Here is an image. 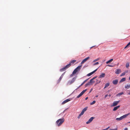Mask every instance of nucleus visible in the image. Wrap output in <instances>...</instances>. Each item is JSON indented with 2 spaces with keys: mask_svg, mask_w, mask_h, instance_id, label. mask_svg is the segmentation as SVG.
I'll return each instance as SVG.
<instances>
[{
  "mask_svg": "<svg viewBox=\"0 0 130 130\" xmlns=\"http://www.w3.org/2000/svg\"><path fill=\"white\" fill-rule=\"evenodd\" d=\"M64 121V119L63 118L60 119L56 121V123L58 126H59Z\"/></svg>",
  "mask_w": 130,
  "mask_h": 130,
  "instance_id": "f257e3e1",
  "label": "nucleus"
},
{
  "mask_svg": "<svg viewBox=\"0 0 130 130\" xmlns=\"http://www.w3.org/2000/svg\"><path fill=\"white\" fill-rule=\"evenodd\" d=\"M82 66V65H80L77 67L73 71V74H75L78 71H79L81 68Z\"/></svg>",
  "mask_w": 130,
  "mask_h": 130,
  "instance_id": "f03ea898",
  "label": "nucleus"
},
{
  "mask_svg": "<svg viewBox=\"0 0 130 130\" xmlns=\"http://www.w3.org/2000/svg\"><path fill=\"white\" fill-rule=\"evenodd\" d=\"M71 63H69L67 65L64 67H63L60 70V72H62L64 71L69 68L71 66Z\"/></svg>",
  "mask_w": 130,
  "mask_h": 130,
  "instance_id": "7ed1b4c3",
  "label": "nucleus"
},
{
  "mask_svg": "<svg viewBox=\"0 0 130 130\" xmlns=\"http://www.w3.org/2000/svg\"><path fill=\"white\" fill-rule=\"evenodd\" d=\"M87 89L83 90L77 96V98H78L81 96L84 93L87 91Z\"/></svg>",
  "mask_w": 130,
  "mask_h": 130,
  "instance_id": "20e7f679",
  "label": "nucleus"
},
{
  "mask_svg": "<svg viewBox=\"0 0 130 130\" xmlns=\"http://www.w3.org/2000/svg\"><path fill=\"white\" fill-rule=\"evenodd\" d=\"M76 79V78L74 77L72 79L71 81H68V85H70L73 83L75 81Z\"/></svg>",
  "mask_w": 130,
  "mask_h": 130,
  "instance_id": "39448f33",
  "label": "nucleus"
},
{
  "mask_svg": "<svg viewBox=\"0 0 130 130\" xmlns=\"http://www.w3.org/2000/svg\"><path fill=\"white\" fill-rule=\"evenodd\" d=\"M95 118L94 117H91L89 120L86 122L87 124H88L91 123L93 120Z\"/></svg>",
  "mask_w": 130,
  "mask_h": 130,
  "instance_id": "423d86ee",
  "label": "nucleus"
},
{
  "mask_svg": "<svg viewBox=\"0 0 130 130\" xmlns=\"http://www.w3.org/2000/svg\"><path fill=\"white\" fill-rule=\"evenodd\" d=\"M90 58V57H88L86 58L85 59L83 60L81 62V64H82L84 63L85 62L87 61Z\"/></svg>",
  "mask_w": 130,
  "mask_h": 130,
  "instance_id": "0eeeda50",
  "label": "nucleus"
},
{
  "mask_svg": "<svg viewBox=\"0 0 130 130\" xmlns=\"http://www.w3.org/2000/svg\"><path fill=\"white\" fill-rule=\"evenodd\" d=\"M98 69V68L97 69H96L95 70H94L92 72L88 74H87V75L88 76H91L92 74H93L94 73H95L97 70Z\"/></svg>",
  "mask_w": 130,
  "mask_h": 130,
  "instance_id": "6e6552de",
  "label": "nucleus"
},
{
  "mask_svg": "<svg viewBox=\"0 0 130 130\" xmlns=\"http://www.w3.org/2000/svg\"><path fill=\"white\" fill-rule=\"evenodd\" d=\"M105 73H102L98 77L99 78H103L105 76Z\"/></svg>",
  "mask_w": 130,
  "mask_h": 130,
  "instance_id": "1a4fd4ad",
  "label": "nucleus"
},
{
  "mask_svg": "<svg viewBox=\"0 0 130 130\" xmlns=\"http://www.w3.org/2000/svg\"><path fill=\"white\" fill-rule=\"evenodd\" d=\"M119 101L114 102H113V103L112 106H116L117 105V104L119 103Z\"/></svg>",
  "mask_w": 130,
  "mask_h": 130,
  "instance_id": "9d476101",
  "label": "nucleus"
},
{
  "mask_svg": "<svg viewBox=\"0 0 130 130\" xmlns=\"http://www.w3.org/2000/svg\"><path fill=\"white\" fill-rule=\"evenodd\" d=\"M71 100L70 99H67L64 101L62 103V104H64L65 103L69 102V101H70Z\"/></svg>",
  "mask_w": 130,
  "mask_h": 130,
  "instance_id": "9b49d317",
  "label": "nucleus"
},
{
  "mask_svg": "<svg viewBox=\"0 0 130 130\" xmlns=\"http://www.w3.org/2000/svg\"><path fill=\"white\" fill-rule=\"evenodd\" d=\"M121 72V70L120 69H118L115 72V73L117 74H120Z\"/></svg>",
  "mask_w": 130,
  "mask_h": 130,
  "instance_id": "f8f14e48",
  "label": "nucleus"
},
{
  "mask_svg": "<svg viewBox=\"0 0 130 130\" xmlns=\"http://www.w3.org/2000/svg\"><path fill=\"white\" fill-rule=\"evenodd\" d=\"M118 82V80H113L112 81V83L114 85H117Z\"/></svg>",
  "mask_w": 130,
  "mask_h": 130,
  "instance_id": "ddd939ff",
  "label": "nucleus"
},
{
  "mask_svg": "<svg viewBox=\"0 0 130 130\" xmlns=\"http://www.w3.org/2000/svg\"><path fill=\"white\" fill-rule=\"evenodd\" d=\"M129 114V113H128L126 114L125 115L121 116L122 119L126 118L127 117Z\"/></svg>",
  "mask_w": 130,
  "mask_h": 130,
  "instance_id": "4468645a",
  "label": "nucleus"
},
{
  "mask_svg": "<svg viewBox=\"0 0 130 130\" xmlns=\"http://www.w3.org/2000/svg\"><path fill=\"white\" fill-rule=\"evenodd\" d=\"M120 106L119 105L114 107L113 109V111H115Z\"/></svg>",
  "mask_w": 130,
  "mask_h": 130,
  "instance_id": "2eb2a0df",
  "label": "nucleus"
},
{
  "mask_svg": "<svg viewBox=\"0 0 130 130\" xmlns=\"http://www.w3.org/2000/svg\"><path fill=\"white\" fill-rule=\"evenodd\" d=\"M89 79V78L88 79H86V80H84V82L81 84V85L79 86V87L81 86H82L84 84H85V83H86L87 81Z\"/></svg>",
  "mask_w": 130,
  "mask_h": 130,
  "instance_id": "dca6fc26",
  "label": "nucleus"
},
{
  "mask_svg": "<svg viewBox=\"0 0 130 130\" xmlns=\"http://www.w3.org/2000/svg\"><path fill=\"white\" fill-rule=\"evenodd\" d=\"M130 88V84L126 85L125 86V88L126 89H128Z\"/></svg>",
  "mask_w": 130,
  "mask_h": 130,
  "instance_id": "f3484780",
  "label": "nucleus"
},
{
  "mask_svg": "<svg viewBox=\"0 0 130 130\" xmlns=\"http://www.w3.org/2000/svg\"><path fill=\"white\" fill-rule=\"evenodd\" d=\"M109 85V83L106 84L105 85V86L104 87V88L105 89L106 88L108 87Z\"/></svg>",
  "mask_w": 130,
  "mask_h": 130,
  "instance_id": "a211bd4d",
  "label": "nucleus"
},
{
  "mask_svg": "<svg viewBox=\"0 0 130 130\" xmlns=\"http://www.w3.org/2000/svg\"><path fill=\"white\" fill-rule=\"evenodd\" d=\"M126 80L125 78H122L120 81V83H121L122 82L125 81Z\"/></svg>",
  "mask_w": 130,
  "mask_h": 130,
  "instance_id": "6ab92c4d",
  "label": "nucleus"
},
{
  "mask_svg": "<svg viewBox=\"0 0 130 130\" xmlns=\"http://www.w3.org/2000/svg\"><path fill=\"white\" fill-rule=\"evenodd\" d=\"M113 59H111L109 60H108V61H107L106 63V64H108L109 63H110L112 61H113Z\"/></svg>",
  "mask_w": 130,
  "mask_h": 130,
  "instance_id": "aec40b11",
  "label": "nucleus"
},
{
  "mask_svg": "<svg viewBox=\"0 0 130 130\" xmlns=\"http://www.w3.org/2000/svg\"><path fill=\"white\" fill-rule=\"evenodd\" d=\"M76 61V60H72L70 62V63H71V64H73Z\"/></svg>",
  "mask_w": 130,
  "mask_h": 130,
  "instance_id": "412c9836",
  "label": "nucleus"
},
{
  "mask_svg": "<svg viewBox=\"0 0 130 130\" xmlns=\"http://www.w3.org/2000/svg\"><path fill=\"white\" fill-rule=\"evenodd\" d=\"M117 121H120L122 120L121 116L119 118H117L116 119Z\"/></svg>",
  "mask_w": 130,
  "mask_h": 130,
  "instance_id": "4be33fe9",
  "label": "nucleus"
},
{
  "mask_svg": "<svg viewBox=\"0 0 130 130\" xmlns=\"http://www.w3.org/2000/svg\"><path fill=\"white\" fill-rule=\"evenodd\" d=\"M123 94H124V93L123 92H121V93H118L117 95V96H120L121 95H122Z\"/></svg>",
  "mask_w": 130,
  "mask_h": 130,
  "instance_id": "5701e85b",
  "label": "nucleus"
},
{
  "mask_svg": "<svg viewBox=\"0 0 130 130\" xmlns=\"http://www.w3.org/2000/svg\"><path fill=\"white\" fill-rule=\"evenodd\" d=\"M95 101H93L92 102H91L90 103V105H92L94 104L95 103Z\"/></svg>",
  "mask_w": 130,
  "mask_h": 130,
  "instance_id": "b1692460",
  "label": "nucleus"
},
{
  "mask_svg": "<svg viewBox=\"0 0 130 130\" xmlns=\"http://www.w3.org/2000/svg\"><path fill=\"white\" fill-rule=\"evenodd\" d=\"M90 84L91 83H94L95 82V81L94 80H92V79H91L90 81Z\"/></svg>",
  "mask_w": 130,
  "mask_h": 130,
  "instance_id": "393cba45",
  "label": "nucleus"
},
{
  "mask_svg": "<svg viewBox=\"0 0 130 130\" xmlns=\"http://www.w3.org/2000/svg\"><path fill=\"white\" fill-rule=\"evenodd\" d=\"M100 59V58H98L96 59H95L93 61V62H95L99 60Z\"/></svg>",
  "mask_w": 130,
  "mask_h": 130,
  "instance_id": "a878e982",
  "label": "nucleus"
},
{
  "mask_svg": "<svg viewBox=\"0 0 130 130\" xmlns=\"http://www.w3.org/2000/svg\"><path fill=\"white\" fill-rule=\"evenodd\" d=\"M62 78V76H61L58 80V82H60Z\"/></svg>",
  "mask_w": 130,
  "mask_h": 130,
  "instance_id": "bb28decb",
  "label": "nucleus"
},
{
  "mask_svg": "<svg viewBox=\"0 0 130 130\" xmlns=\"http://www.w3.org/2000/svg\"><path fill=\"white\" fill-rule=\"evenodd\" d=\"M90 85V82H89L88 83H87V84H86V85H85V87H87L88 86H89Z\"/></svg>",
  "mask_w": 130,
  "mask_h": 130,
  "instance_id": "cd10ccee",
  "label": "nucleus"
},
{
  "mask_svg": "<svg viewBox=\"0 0 130 130\" xmlns=\"http://www.w3.org/2000/svg\"><path fill=\"white\" fill-rule=\"evenodd\" d=\"M129 66V63L127 62L126 63V67L127 68H128Z\"/></svg>",
  "mask_w": 130,
  "mask_h": 130,
  "instance_id": "c85d7f7f",
  "label": "nucleus"
},
{
  "mask_svg": "<svg viewBox=\"0 0 130 130\" xmlns=\"http://www.w3.org/2000/svg\"><path fill=\"white\" fill-rule=\"evenodd\" d=\"M87 107H86L83 109V110L85 112L87 110Z\"/></svg>",
  "mask_w": 130,
  "mask_h": 130,
  "instance_id": "c756f323",
  "label": "nucleus"
},
{
  "mask_svg": "<svg viewBox=\"0 0 130 130\" xmlns=\"http://www.w3.org/2000/svg\"><path fill=\"white\" fill-rule=\"evenodd\" d=\"M125 74V72H124L123 73H122L121 75H120V76H124V75Z\"/></svg>",
  "mask_w": 130,
  "mask_h": 130,
  "instance_id": "7c9ffc66",
  "label": "nucleus"
},
{
  "mask_svg": "<svg viewBox=\"0 0 130 130\" xmlns=\"http://www.w3.org/2000/svg\"><path fill=\"white\" fill-rule=\"evenodd\" d=\"M96 84H98L100 83L101 82V80H98L97 79H96Z\"/></svg>",
  "mask_w": 130,
  "mask_h": 130,
  "instance_id": "2f4dec72",
  "label": "nucleus"
},
{
  "mask_svg": "<svg viewBox=\"0 0 130 130\" xmlns=\"http://www.w3.org/2000/svg\"><path fill=\"white\" fill-rule=\"evenodd\" d=\"M84 112H85L82 110L80 114H81V115H83L84 114Z\"/></svg>",
  "mask_w": 130,
  "mask_h": 130,
  "instance_id": "473e14b6",
  "label": "nucleus"
},
{
  "mask_svg": "<svg viewBox=\"0 0 130 130\" xmlns=\"http://www.w3.org/2000/svg\"><path fill=\"white\" fill-rule=\"evenodd\" d=\"M99 64V63L98 62H97L96 63H95L94 64V65H96L98 64Z\"/></svg>",
  "mask_w": 130,
  "mask_h": 130,
  "instance_id": "72a5a7b5",
  "label": "nucleus"
},
{
  "mask_svg": "<svg viewBox=\"0 0 130 130\" xmlns=\"http://www.w3.org/2000/svg\"><path fill=\"white\" fill-rule=\"evenodd\" d=\"M82 115H81V114L80 113V114L78 116V119H79L80 118L81 116Z\"/></svg>",
  "mask_w": 130,
  "mask_h": 130,
  "instance_id": "f704fd0d",
  "label": "nucleus"
},
{
  "mask_svg": "<svg viewBox=\"0 0 130 130\" xmlns=\"http://www.w3.org/2000/svg\"><path fill=\"white\" fill-rule=\"evenodd\" d=\"M107 66L110 67H113V66L110 65H107Z\"/></svg>",
  "mask_w": 130,
  "mask_h": 130,
  "instance_id": "c9c22d12",
  "label": "nucleus"
},
{
  "mask_svg": "<svg viewBox=\"0 0 130 130\" xmlns=\"http://www.w3.org/2000/svg\"><path fill=\"white\" fill-rule=\"evenodd\" d=\"M75 74H73V73H72V74H71L70 76V77H72V76H73V75H74Z\"/></svg>",
  "mask_w": 130,
  "mask_h": 130,
  "instance_id": "e433bc0d",
  "label": "nucleus"
},
{
  "mask_svg": "<svg viewBox=\"0 0 130 130\" xmlns=\"http://www.w3.org/2000/svg\"><path fill=\"white\" fill-rule=\"evenodd\" d=\"M112 130H118V128H115V129H112Z\"/></svg>",
  "mask_w": 130,
  "mask_h": 130,
  "instance_id": "4c0bfd02",
  "label": "nucleus"
},
{
  "mask_svg": "<svg viewBox=\"0 0 130 130\" xmlns=\"http://www.w3.org/2000/svg\"><path fill=\"white\" fill-rule=\"evenodd\" d=\"M65 73V72L64 73H63L61 76H62V77H63V76L64 75Z\"/></svg>",
  "mask_w": 130,
  "mask_h": 130,
  "instance_id": "58836bf2",
  "label": "nucleus"
},
{
  "mask_svg": "<svg viewBox=\"0 0 130 130\" xmlns=\"http://www.w3.org/2000/svg\"><path fill=\"white\" fill-rule=\"evenodd\" d=\"M96 77H94L93 78L91 79H92V80H93L94 79H95L96 78Z\"/></svg>",
  "mask_w": 130,
  "mask_h": 130,
  "instance_id": "ea45409f",
  "label": "nucleus"
},
{
  "mask_svg": "<svg viewBox=\"0 0 130 130\" xmlns=\"http://www.w3.org/2000/svg\"><path fill=\"white\" fill-rule=\"evenodd\" d=\"M124 130H128V128H124Z\"/></svg>",
  "mask_w": 130,
  "mask_h": 130,
  "instance_id": "a19ab883",
  "label": "nucleus"
},
{
  "mask_svg": "<svg viewBox=\"0 0 130 130\" xmlns=\"http://www.w3.org/2000/svg\"><path fill=\"white\" fill-rule=\"evenodd\" d=\"M108 95H106L105 96V98H106V97L108 96Z\"/></svg>",
  "mask_w": 130,
  "mask_h": 130,
  "instance_id": "79ce46f5",
  "label": "nucleus"
},
{
  "mask_svg": "<svg viewBox=\"0 0 130 130\" xmlns=\"http://www.w3.org/2000/svg\"><path fill=\"white\" fill-rule=\"evenodd\" d=\"M130 45V44H129V43H128L127 44V46H128L129 45Z\"/></svg>",
  "mask_w": 130,
  "mask_h": 130,
  "instance_id": "37998d69",
  "label": "nucleus"
},
{
  "mask_svg": "<svg viewBox=\"0 0 130 130\" xmlns=\"http://www.w3.org/2000/svg\"><path fill=\"white\" fill-rule=\"evenodd\" d=\"M106 128H107V130L108 129L110 128V127L109 126H108V127H107Z\"/></svg>",
  "mask_w": 130,
  "mask_h": 130,
  "instance_id": "c03bdc74",
  "label": "nucleus"
},
{
  "mask_svg": "<svg viewBox=\"0 0 130 130\" xmlns=\"http://www.w3.org/2000/svg\"><path fill=\"white\" fill-rule=\"evenodd\" d=\"M88 99V97H87L85 99V100H87Z\"/></svg>",
  "mask_w": 130,
  "mask_h": 130,
  "instance_id": "a18cd8bd",
  "label": "nucleus"
},
{
  "mask_svg": "<svg viewBox=\"0 0 130 130\" xmlns=\"http://www.w3.org/2000/svg\"><path fill=\"white\" fill-rule=\"evenodd\" d=\"M102 130H107V128H106L105 129H103Z\"/></svg>",
  "mask_w": 130,
  "mask_h": 130,
  "instance_id": "49530a36",
  "label": "nucleus"
},
{
  "mask_svg": "<svg viewBox=\"0 0 130 130\" xmlns=\"http://www.w3.org/2000/svg\"><path fill=\"white\" fill-rule=\"evenodd\" d=\"M128 46H127V45H126V46L124 48H126V47H127Z\"/></svg>",
  "mask_w": 130,
  "mask_h": 130,
  "instance_id": "de8ad7c7",
  "label": "nucleus"
},
{
  "mask_svg": "<svg viewBox=\"0 0 130 130\" xmlns=\"http://www.w3.org/2000/svg\"><path fill=\"white\" fill-rule=\"evenodd\" d=\"M111 96V95L110 94H109V95H108V96H109V97H110Z\"/></svg>",
  "mask_w": 130,
  "mask_h": 130,
  "instance_id": "09e8293b",
  "label": "nucleus"
},
{
  "mask_svg": "<svg viewBox=\"0 0 130 130\" xmlns=\"http://www.w3.org/2000/svg\"><path fill=\"white\" fill-rule=\"evenodd\" d=\"M128 94L130 95V92L128 93Z\"/></svg>",
  "mask_w": 130,
  "mask_h": 130,
  "instance_id": "8fccbe9b",
  "label": "nucleus"
},
{
  "mask_svg": "<svg viewBox=\"0 0 130 130\" xmlns=\"http://www.w3.org/2000/svg\"><path fill=\"white\" fill-rule=\"evenodd\" d=\"M128 123H130V121L128 122Z\"/></svg>",
  "mask_w": 130,
  "mask_h": 130,
  "instance_id": "3c124183",
  "label": "nucleus"
},
{
  "mask_svg": "<svg viewBox=\"0 0 130 130\" xmlns=\"http://www.w3.org/2000/svg\"><path fill=\"white\" fill-rule=\"evenodd\" d=\"M98 97V95H97L96 96V97Z\"/></svg>",
  "mask_w": 130,
  "mask_h": 130,
  "instance_id": "603ef678",
  "label": "nucleus"
},
{
  "mask_svg": "<svg viewBox=\"0 0 130 130\" xmlns=\"http://www.w3.org/2000/svg\"><path fill=\"white\" fill-rule=\"evenodd\" d=\"M129 80H130V76H129Z\"/></svg>",
  "mask_w": 130,
  "mask_h": 130,
  "instance_id": "864d4df0",
  "label": "nucleus"
},
{
  "mask_svg": "<svg viewBox=\"0 0 130 130\" xmlns=\"http://www.w3.org/2000/svg\"><path fill=\"white\" fill-rule=\"evenodd\" d=\"M109 91H110V90H108V92H109Z\"/></svg>",
  "mask_w": 130,
  "mask_h": 130,
  "instance_id": "5fc2aeb1",
  "label": "nucleus"
},
{
  "mask_svg": "<svg viewBox=\"0 0 130 130\" xmlns=\"http://www.w3.org/2000/svg\"><path fill=\"white\" fill-rule=\"evenodd\" d=\"M129 43L130 44V42Z\"/></svg>",
  "mask_w": 130,
  "mask_h": 130,
  "instance_id": "6e6d98bb",
  "label": "nucleus"
},
{
  "mask_svg": "<svg viewBox=\"0 0 130 130\" xmlns=\"http://www.w3.org/2000/svg\"><path fill=\"white\" fill-rule=\"evenodd\" d=\"M91 47V48H92V47Z\"/></svg>",
  "mask_w": 130,
  "mask_h": 130,
  "instance_id": "4d7b16f0",
  "label": "nucleus"
}]
</instances>
